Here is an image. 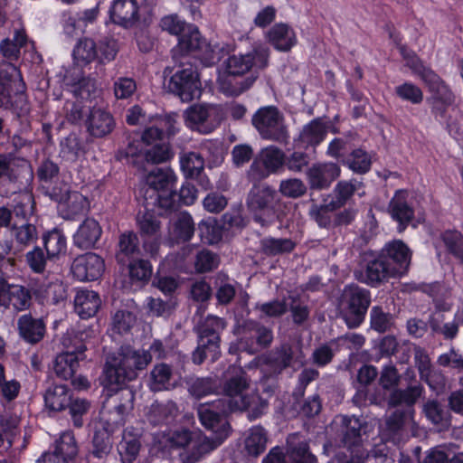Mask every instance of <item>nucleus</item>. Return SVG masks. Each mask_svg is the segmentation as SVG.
<instances>
[{"label":"nucleus","instance_id":"nucleus-1","mask_svg":"<svg viewBox=\"0 0 463 463\" xmlns=\"http://www.w3.org/2000/svg\"><path fill=\"white\" fill-rule=\"evenodd\" d=\"M175 156L169 142L163 141V131L159 128H146L140 140H130L124 149L117 153V158L126 159L138 170L146 171L147 165L167 163Z\"/></svg>","mask_w":463,"mask_h":463},{"label":"nucleus","instance_id":"nucleus-2","mask_svg":"<svg viewBox=\"0 0 463 463\" xmlns=\"http://www.w3.org/2000/svg\"><path fill=\"white\" fill-rule=\"evenodd\" d=\"M152 362V355L146 349H136L131 345H122L108 354L103 367L104 383L121 386L138 377Z\"/></svg>","mask_w":463,"mask_h":463},{"label":"nucleus","instance_id":"nucleus-3","mask_svg":"<svg viewBox=\"0 0 463 463\" xmlns=\"http://www.w3.org/2000/svg\"><path fill=\"white\" fill-rule=\"evenodd\" d=\"M246 206L252 220L261 227H269L276 222L282 223L286 216V203L269 184L252 185L247 194Z\"/></svg>","mask_w":463,"mask_h":463},{"label":"nucleus","instance_id":"nucleus-4","mask_svg":"<svg viewBox=\"0 0 463 463\" xmlns=\"http://www.w3.org/2000/svg\"><path fill=\"white\" fill-rule=\"evenodd\" d=\"M269 49L262 44L253 46L246 53L230 56L225 61L227 72L233 76L250 73V76L240 82L239 87H233L229 90V93L238 96L248 90L259 78L260 73L269 66Z\"/></svg>","mask_w":463,"mask_h":463},{"label":"nucleus","instance_id":"nucleus-5","mask_svg":"<svg viewBox=\"0 0 463 463\" xmlns=\"http://www.w3.org/2000/svg\"><path fill=\"white\" fill-rule=\"evenodd\" d=\"M222 51L218 45H212L203 38L197 26L190 24L178 38L176 47L172 50V58L174 61H190L188 53L194 52L205 66H212L221 61Z\"/></svg>","mask_w":463,"mask_h":463},{"label":"nucleus","instance_id":"nucleus-6","mask_svg":"<svg viewBox=\"0 0 463 463\" xmlns=\"http://www.w3.org/2000/svg\"><path fill=\"white\" fill-rule=\"evenodd\" d=\"M145 182L153 193L149 199L145 197L146 208L149 205L157 207L162 210L160 215L175 209L176 192L173 191V187L176 182V175L171 168H156L150 171L146 175Z\"/></svg>","mask_w":463,"mask_h":463},{"label":"nucleus","instance_id":"nucleus-7","mask_svg":"<svg viewBox=\"0 0 463 463\" xmlns=\"http://www.w3.org/2000/svg\"><path fill=\"white\" fill-rule=\"evenodd\" d=\"M370 304L371 293L368 289L354 283L348 284L338 300L340 316L349 328H356L364 322Z\"/></svg>","mask_w":463,"mask_h":463},{"label":"nucleus","instance_id":"nucleus-8","mask_svg":"<svg viewBox=\"0 0 463 463\" xmlns=\"http://www.w3.org/2000/svg\"><path fill=\"white\" fill-rule=\"evenodd\" d=\"M174 68L166 67L165 75L171 74L168 89L170 92L178 96L182 101L190 102L201 95V81L196 68L190 61L179 60L175 61Z\"/></svg>","mask_w":463,"mask_h":463},{"label":"nucleus","instance_id":"nucleus-9","mask_svg":"<svg viewBox=\"0 0 463 463\" xmlns=\"http://www.w3.org/2000/svg\"><path fill=\"white\" fill-rule=\"evenodd\" d=\"M224 319L209 315L201 320L194 328L197 335V347L192 354V360L195 364H201L207 357V354H216L220 348L221 332L225 328Z\"/></svg>","mask_w":463,"mask_h":463},{"label":"nucleus","instance_id":"nucleus-10","mask_svg":"<svg viewBox=\"0 0 463 463\" xmlns=\"http://www.w3.org/2000/svg\"><path fill=\"white\" fill-rule=\"evenodd\" d=\"M253 127L263 139L284 145L288 142L289 132L282 112L275 106L259 109L251 118Z\"/></svg>","mask_w":463,"mask_h":463},{"label":"nucleus","instance_id":"nucleus-11","mask_svg":"<svg viewBox=\"0 0 463 463\" xmlns=\"http://www.w3.org/2000/svg\"><path fill=\"white\" fill-rule=\"evenodd\" d=\"M237 334L240 335L238 348L250 354L269 349L274 341L272 328L251 318L243 320L238 326Z\"/></svg>","mask_w":463,"mask_h":463},{"label":"nucleus","instance_id":"nucleus-12","mask_svg":"<svg viewBox=\"0 0 463 463\" xmlns=\"http://www.w3.org/2000/svg\"><path fill=\"white\" fill-rule=\"evenodd\" d=\"M303 357L301 348L298 350L288 342H283L263 354L260 358L263 379H278L282 373Z\"/></svg>","mask_w":463,"mask_h":463},{"label":"nucleus","instance_id":"nucleus-13","mask_svg":"<svg viewBox=\"0 0 463 463\" xmlns=\"http://www.w3.org/2000/svg\"><path fill=\"white\" fill-rule=\"evenodd\" d=\"M232 402L228 399H218L197 407V414L202 425L213 431V435L228 438L231 434V425L227 415L232 411Z\"/></svg>","mask_w":463,"mask_h":463},{"label":"nucleus","instance_id":"nucleus-14","mask_svg":"<svg viewBox=\"0 0 463 463\" xmlns=\"http://www.w3.org/2000/svg\"><path fill=\"white\" fill-rule=\"evenodd\" d=\"M227 373L230 376L223 384V392L226 395L223 399L232 402V411L249 409L251 404L250 398L243 394L250 386L246 372L241 367L230 366Z\"/></svg>","mask_w":463,"mask_h":463},{"label":"nucleus","instance_id":"nucleus-15","mask_svg":"<svg viewBox=\"0 0 463 463\" xmlns=\"http://www.w3.org/2000/svg\"><path fill=\"white\" fill-rule=\"evenodd\" d=\"M138 232L143 239V248L152 258L157 256L161 244V222L153 212H138L136 216Z\"/></svg>","mask_w":463,"mask_h":463},{"label":"nucleus","instance_id":"nucleus-16","mask_svg":"<svg viewBox=\"0 0 463 463\" xmlns=\"http://www.w3.org/2000/svg\"><path fill=\"white\" fill-rule=\"evenodd\" d=\"M394 268L391 267L389 262L383 260L379 253L371 255L365 259L364 271L355 270L354 278L372 288H378L387 282L390 279L398 277L394 273Z\"/></svg>","mask_w":463,"mask_h":463},{"label":"nucleus","instance_id":"nucleus-17","mask_svg":"<svg viewBox=\"0 0 463 463\" xmlns=\"http://www.w3.org/2000/svg\"><path fill=\"white\" fill-rule=\"evenodd\" d=\"M186 125L202 134H209L219 125L218 109L213 105H193L184 112Z\"/></svg>","mask_w":463,"mask_h":463},{"label":"nucleus","instance_id":"nucleus-18","mask_svg":"<svg viewBox=\"0 0 463 463\" xmlns=\"http://www.w3.org/2000/svg\"><path fill=\"white\" fill-rule=\"evenodd\" d=\"M366 422L354 416L342 418L338 437L340 443L351 452V456L361 454L363 450L362 436L366 432Z\"/></svg>","mask_w":463,"mask_h":463},{"label":"nucleus","instance_id":"nucleus-19","mask_svg":"<svg viewBox=\"0 0 463 463\" xmlns=\"http://www.w3.org/2000/svg\"><path fill=\"white\" fill-rule=\"evenodd\" d=\"M71 270L73 277L80 281H93L102 276L105 264L101 257L88 252L73 260Z\"/></svg>","mask_w":463,"mask_h":463},{"label":"nucleus","instance_id":"nucleus-20","mask_svg":"<svg viewBox=\"0 0 463 463\" xmlns=\"http://www.w3.org/2000/svg\"><path fill=\"white\" fill-rule=\"evenodd\" d=\"M87 133L93 138H104L109 136L116 128L113 115L101 108H92L86 119Z\"/></svg>","mask_w":463,"mask_h":463},{"label":"nucleus","instance_id":"nucleus-21","mask_svg":"<svg viewBox=\"0 0 463 463\" xmlns=\"http://www.w3.org/2000/svg\"><path fill=\"white\" fill-rule=\"evenodd\" d=\"M390 266L394 268V273L401 277L404 275L410 266L411 252L402 241H392L387 243L379 252Z\"/></svg>","mask_w":463,"mask_h":463},{"label":"nucleus","instance_id":"nucleus-22","mask_svg":"<svg viewBox=\"0 0 463 463\" xmlns=\"http://www.w3.org/2000/svg\"><path fill=\"white\" fill-rule=\"evenodd\" d=\"M19 336L27 344L40 343L46 334V324L43 317H35L31 313L22 315L17 319Z\"/></svg>","mask_w":463,"mask_h":463},{"label":"nucleus","instance_id":"nucleus-23","mask_svg":"<svg viewBox=\"0 0 463 463\" xmlns=\"http://www.w3.org/2000/svg\"><path fill=\"white\" fill-rule=\"evenodd\" d=\"M138 10L136 0H114L109 14L114 24L124 28H131L139 20Z\"/></svg>","mask_w":463,"mask_h":463},{"label":"nucleus","instance_id":"nucleus-24","mask_svg":"<svg viewBox=\"0 0 463 463\" xmlns=\"http://www.w3.org/2000/svg\"><path fill=\"white\" fill-rule=\"evenodd\" d=\"M339 175L340 167L335 163L313 165L307 173L310 189L315 190L328 188Z\"/></svg>","mask_w":463,"mask_h":463},{"label":"nucleus","instance_id":"nucleus-25","mask_svg":"<svg viewBox=\"0 0 463 463\" xmlns=\"http://www.w3.org/2000/svg\"><path fill=\"white\" fill-rule=\"evenodd\" d=\"M285 453L288 463H317V457L309 450L307 441L299 433L289 434L286 439Z\"/></svg>","mask_w":463,"mask_h":463},{"label":"nucleus","instance_id":"nucleus-26","mask_svg":"<svg viewBox=\"0 0 463 463\" xmlns=\"http://www.w3.org/2000/svg\"><path fill=\"white\" fill-rule=\"evenodd\" d=\"M406 191L398 190L389 203V213L392 219L399 222V232L404 231L414 218V210L408 203Z\"/></svg>","mask_w":463,"mask_h":463},{"label":"nucleus","instance_id":"nucleus-27","mask_svg":"<svg viewBox=\"0 0 463 463\" xmlns=\"http://www.w3.org/2000/svg\"><path fill=\"white\" fill-rule=\"evenodd\" d=\"M102 233L99 223L92 219L87 218L80 225L73 236L74 245L81 250L93 248Z\"/></svg>","mask_w":463,"mask_h":463},{"label":"nucleus","instance_id":"nucleus-28","mask_svg":"<svg viewBox=\"0 0 463 463\" xmlns=\"http://www.w3.org/2000/svg\"><path fill=\"white\" fill-rule=\"evenodd\" d=\"M180 166L186 178L200 179L204 189L209 188L210 181L202 177L204 170V159L201 154L196 152H186L180 156Z\"/></svg>","mask_w":463,"mask_h":463},{"label":"nucleus","instance_id":"nucleus-29","mask_svg":"<svg viewBox=\"0 0 463 463\" xmlns=\"http://www.w3.org/2000/svg\"><path fill=\"white\" fill-rule=\"evenodd\" d=\"M326 122L322 118H316L302 128L298 142L305 148L316 147L326 138Z\"/></svg>","mask_w":463,"mask_h":463},{"label":"nucleus","instance_id":"nucleus-30","mask_svg":"<svg viewBox=\"0 0 463 463\" xmlns=\"http://www.w3.org/2000/svg\"><path fill=\"white\" fill-rule=\"evenodd\" d=\"M101 306L99 295L93 290L80 289L74 298V310L82 319L94 317Z\"/></svg>","mask_w":463,"mask_h":463},{"label":"nucleus","instance_id":"nucleus-31","mask_svg":"<svg viewBox=\"0 0 463 463\" xmlns=\"http://www.w3.org/2000/svg\"><path fill=\"white\" fill-rule=\"evenodd\" d=\"M116 260L122 266L138 259L140 255L139 239L134 232H126L120 234Z\"/></svg>","mask_w":463,"mask_h":463},{"label":"nucleus","instance_id":"nucleus-32","mask_svg":"<svg viewBox=\"0 0 463 463\" xmlns=\"http://www.w3.org/2000/svg\"><path fill=\"white\" fill-rule=\"evenodd\" d=\"M270 44L280 52H288L297 43L294 30L287 24L273 25L267 33Z\"/></svg>","mask_w":463,"mask_h":463},{"label":"nucleus","instance_id":"nucleus-33","mask_svg":"<svg viewBox=\"0 0 463 463\" xmlns=\"http://www.w3.org/2000/svg\"><path fill=\"white\" fill-rule=\"evenodd\" d=\"M179 413L176 403L173 401L154 402L146 412L147 420L153 425L168 424L175 420Z\"/></svg>","mask_w":463,"mask_h":463},{"label":"nucleus","instance_id":"nucleus-34","mask_svg":"<svg viewBox=\"0 0 463 463\" xmlns=\"http://www.w3.org/2000/svg\"><path fill=\"white\" fill-rule=\"evenodd\" d=\"M45 407L52 411H61L70 404L71 390L65 384L52 383L43 393Z\"/></svg>","mask_w":463,"mask_h":463},{"label":"nucleus","instance_id":"nucleus-35","mask_svg":"<svg viewBox=\"0 0 463 463\" xmlns=\"http://www.w3.org/2000/svg\"><path fill=\"white\" fill-rule=\"evenodd\" d=\"M173 369L167 364L160 363L156 364L149 373V389L154 392H161L175 388L173 382Z\"/></svg>","mask_w":463,"mask_h":463},{"label":"nucleus","instance_id":"nucleus-36","mask_svg":"<svg viewBox=\"0 0 463 463\" xmlns=\"http://www.w3.org/2000/svg\"><path fill=\"white\" fill-rule=\"evenodd\" d=\"M89 209V202L79 192H71L60 205L61 215L66 220H74L83 216Z\"/></svg>","mask_w":463,"mask_h":463},{"label":"nucleus","instance_id":"nucleus-37","mask_svg":"<svg viewBox=\"0 0 463 463\" xmlns=\"http://www.w3.org/2000/svg\"><path fill=\"white\" fill-rule=\"evenodd\" d=\"M424 388L420 383L410 385L406 389L395 388L392 391L388 398V406L396 408L405 405L411 408L422 395Z\"/></svg>","mask_w":463,"mask_h":463},{"label":"nucleus","instance_id":"nucleus-38","mask_svg":"<svg viewBox=\"0 0 463 463\" xmlns=\"http://www.w3.org/2000/svg\"><path fill=\"white\" fill-rule=\"evenodd\" d=\"M296 248V242L288 238L264 237L260 241L259 251L266 257L288 254Z\"/></svg>","mask_w":463,"mask_h":463},{"label":"nucleus","instance_id":"nucleus-39","mask_svg":"<svg viewBox=\"0 0 463 463\" xmlns=\"http://www.w3.org/2000/svg\"><path fill=\"white\" fill-rule=\"evenodd\" d=\"M194 232V223L192 216L183 212L171 221L170 236L176 242H185L191 240Z\"/></svg>","mask_w":463,"mask_h":463},{"label":"nucleus","instance_id":"nucleus-40","mask_svg":"<svg viewBox=\"0 0 463 463\" xmlns=\"http://www.w3.org/2000/svg\"><path fill=\"white\" fill-rule=\"evenodd\" d=\"M80 359L74 352H65L58 354L53 362L55 375L64 381L72 378L80 367Z\"/></svg>","mask_w":463,"mask_h":463},{"label":"nucleus","instance_id":"nucleus-41","mask_svg":"<svg viewBox=\"0 0 463 463\" xmlns=\"http://www.w3.org/2000/svg\"><path fill=\"white\" fill-rule=\"evenodd\" d=\"M6 178L12 184H27L33 178V170L29 161L24 158L9 157Z\"/></svg>","mask_w":463,"mask_h":463},{"label":"nucleus","instance_id":"nucleus-42","mask_svg":"<svg viewBox=\"0 0 463 463\" xmlns=\"http://www.w3.org/2000/svg\"><path fill=\"white\" fill-rule=\"evenodd\" d=\"M288 310L290 312L291 320L294 326L305 327L310 319L311 307L307 300L299 295L288 297Z\"/></svg>","mask_w":463,"mask_h":463},{"label":"nucleus","instance_id":"nucleus-43","mask_svg":"<svg viewBox=\"0 0 463 463\" xmlns=\"http://www.w3.org/2000/svg\"><path fill=\"white\" fill-rule=\"evenodd\" d=\"M43 246L50 260H57L67 250V240L59 229H53L43 236Z\"/></svg>","mask_w":463,"mask_h":463},{"label":"nucleus","instance_id":"nucleus-44","mask_svg":"<svg viewBox=\"0 0 463 463\" xmlns=\"http://www.w3.org/2000/svg\"><path fill=\"white\" fill-rule=\"evenodd\" d=\"M409 419V411L397 409L385 420L383 433L392 440L399 439L404 432L405 425Z\"/></svg>","mask_w":463,"mask_h":463},{"label":"nucleus","instance_id":"nucleus-45","mask_svg":"<svg viewBox=\"0 0 463 463\" xmlns=\"http://www.w3.org/2000/svg\"><path fill=\"white\" fill-rule=\"evenodd\" d=\"M364 186L362 181L353 178L348 181H339L334 188L335 198L331 200V209H339L343 207L346 202Z\"/></svg>","mask_w":463,"mask_h":463},{"label":"nucleus","instance_id":"nucleus-46","mask_svg":"<svg viewBox=\"0 0 463 463\" xmlns=\"http://www.w3.org/2000/svg\"><path fill=\"white\" fill-rule=\"evenodd\" d=\"M11 231L16 243L14 248L17 250V254L22 252L29 245L34 243L38 239L36 226L28 222L20 225L14 222Z\"/></svg>","mask_w":463,"mask_h":463},{"label":"nucleus","instance_id":"nucleus-47","mask_svg":"<svg viewBox=\"0 0 463 463\" xmlns=\"http://www.w3.org/2000/svg\"><path fill=\"white\" fill-rule=\"evenodd\" d=\"M219 389L220 383L216 376L195 378L188 383V392L196 399L217 393Z\"/></svg>","mask_w":463,"mask_h":463},{"label":"nucleus","instance_id":"nucleus-48","mask_svg":"<svg viewBox=\"0 0 463 463\" xmlns=\"http://www.w3.org/2000/svg\"><path fill=\"white\" fill-rule=\"evenodd\" d=\"M213 286L219 305L227 306L234 299L236 288L226 274L217 273L214 277Z\"/></svg>","mask_w":463,"mask_h":463},{"label":"nucleus","instance_id":"nucleus-49","mask_svg":"<svg viewBox=\"0 0 463 463\" xmlns=\"http://www.w3.org/2000/svg\"><path fill=\"white\" fill-rule=\"evenodd\" d=\"M419 77L432 95H439L445 102L449 101L451 90L434 71L428 67Z\"/></svg>","mask_w":463,"mask_h":463},{"label":"nucleus","instance_id":"nucleus-50","mask_svg":"<svg viewBox=\"0 0 463 463\" xmlns=\"http://www.w3.org/2000/svg\"><path fill=\"white\" fill-rule=\"evenodd\" d=\"M422 411L426 418L435 425L445 427L450 423L449 411L437 400H428Z\"/></svg>","mask_w":463,"mask_h":463},{"label":"nucleus","instance_id":"nucleus-51","mask_svg":"<svg viewBox=\"0 0 463 463\" xmlns=\"http://www.w3.org/2000/svg\"><path fill=\"white\" fill-rule=\"evenodd\" d=\"M12 205L13 218L14 222L28 221L34 212V199L32 194L25 192L20 194L14 200Z\"/></svg>","mask_w":463,"mask_h":463},{"label":"nucleus","instance_id":"nucleus-52","mask_svg":"<svg viewBox=\"0 0 463 463\" xmlns=\"http://www.w3.org/2000/svg\"><path fill=\"white\" fill-rule=\"evenodd\" d=\"M267 441V431L260 426L252 427L245 439V449L250 455L257 457L266 449Z\"/></svg>","mask_w":463,"mask_h":463},{"label":"nucleus","instance_id":"nucleus-53","mask_svg":"<svg viewBox=\"0 0 463 463\" xmlns=\"http://www.w3.org/2000/svg\"><path fill=\"white\" fill-rule=\"evenodd\" d=\"M344 163L355 174L364 175L372 166L371 156L362 148L354 149Z\"/></svg>","mask_w":463,"mask_h":463},{"label":"nucleus","instance_id":"nucleus-54","mask_svg":"<svg viewBox=\"0 0 463 463\" xmlns=\"http://www.w3.org/2000/svg\"><path fill=\"white\" fill-rule=\"evenodd\" d=\"M52 452L62 457L67 463L73 459L78 454V446L73 433L71 431L63 432L56 441Z\"/></svg>","mask_w":463,"mask_h":463},{"label":"nucleus","instance_id":"nucleus-55","mask_svg":"<svg viewBox=\"0 0 463 463\" xmlns=\"http://www.w3.org/2000/svg\"><path fill=\"white\" fill-rule=\"evenodd\" d=\"M258 157L271 174L277 173L285 163V153L275 146L262 149Z\"/></svg>","mask_w":463,"mask_h":463},{"label":"nucleus","instance_id":"nucleus-56","mask_svg":"<svg viewBox=\"0 0 463 463\" xmlns=\"http://www.w3.org/2000/svg\"><path fill=\"white\" fill-rule=\"evenodd\" d=\"M140 447V441L137 438L124 434L122 440L118 446L121 462L131 463L138 461L137 457Z\"/></svg>","mask_w":463,"mask_h":463},{"label":"nucleus","instance_id":"nucleus-57","mask_svg":"<svg viewBox=\"0 0 463 463\" xmlns=\"http://www.w3.org/2000/svg\"><path fill=\"white\" fill-rule=\"evenodd\" d=\"M76 61L88 64L99 57L97 44L90 38L80 39L73 50Z\"/></svg>","mask_w":463,"mask_h":463},{"label":"nucleus","instance_id":"nucleus-58","mask_svg":"<svg viewBox=\"0 0 463 463\" xmlns=\"http://www.w3.org/2000/svg\"><path fill=\"white\" fill-rule=\"evenodd\" d=\"M109 429L97 430L92 438L91 454L98 458H106L111 450L112 445L109 434Z\"/></svg>","mask_w":463,"mask_h":463},{"label":"nucleus","instance_id":"nucleus-59","mask_svg":"<svg viewBox=\"0 0 463 463\" xmlns=\"http://www.w3.org/2000/svg\"><path fill=\"white\" fill-rule=\"evenodd\" d=\"M371 327L379 332L389 331L393 326V317L389 312H384L379 306H374L370 311Z\"/></svg>","mask_w":463,"mask_h":463},{"label":"nucleus","instance_id":"nucleus-60","mask_svg":"<svg viewBox=\"0 0 463 463\" xmlns=\"http://www.w3.org/2000/svg\"><path fill=\"white\" fill-rule=\"evenodd\" d=\"M441 240L447 250L463 264V235L457 231H446Z\"/></svg>","mask_w":463,"mask_h":463},{"label":"nucleus","instance_id":"nucleus-61","mask_svg":"<svg viewBox=\"0 0 463 463\" xmlns=\"http://www.w3.org/2000/svg\"><path fill=\"white\" fill-rule=\"evenodd\" d=\"M254 309L260 312V318H278L288 311V303L285 300L273 299L265 303H257Z\"/></svg>","mask_w":463,"mask_h":463},{"label":"nucleus","instance_id":"nucleus-62","mask_svg":"<svg viewBox=\"0 0 463 463\" xmlns=\"http://www.w3.org/2000/svg\"><path fill=\"white\" fill-rule=\"evenodd\" d=\"M25 260L31 270L38 274L45 271L49 261H53L48 258V254L45 256L43 250L39 246H35L25 254Z\"/></svg>","mask_w":463,"mask_h":463},{"label":"nucleus","instance_id":"nucleus-63","mask_svg":"<svg viewBox=\"0 0 463 463\" xmlns=\"http://www.w3.org/2000/svg\"><path fill=\"white\" fill-rule=\"evenodd\" d=\"M279 191L285 197L297 199L307 193V186L301 179L288 178L280 182Z\"/></svg>","mask_w":463,"mask_h":463},{"label":"nucleus","instance_id":"nucleus-64","mask_svg":"<svg viewBox=\"0 0 463 463\" xmlns=\"http://www.w3.org/2000/svg\"><path fill=\"white\" fill-rule=\"evenodd\" d=\"M125 266H128L132 280L147 281L152 275V266L148 260L137 259Z\"/></svg>","mask_w":463,"mask_h":463}]
</instances>
